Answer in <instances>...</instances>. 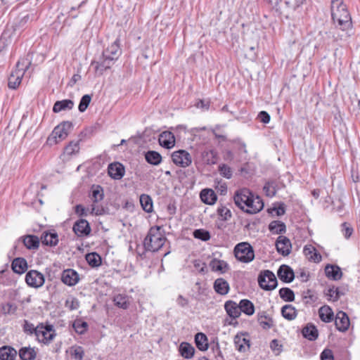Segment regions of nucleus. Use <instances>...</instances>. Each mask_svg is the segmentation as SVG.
I'll return each instance as SVG.
<instances>
[{
    "label": "nucleus",
    "mask_w": 360,
    "mask_h": 360,
    "mask_svg": "<svg viewBox=\"0 0 360 360\" xmlns=\"http://www.w3.org/2000/svg\"><path fill=\"white\" fill-rule=\"evenodd\" d=\"M122 53L120 47V39H117L110 46L105 49L99 60L92 61L91 65L94 68L97 75H102L103 72L110 69Z\"/></svg>",
    "instance_id": "f257e3e1"
},
{
    "label": "nucleus",
    "mask_w": 360,
    "mask_h": 360,
    "mask_svg": "<svg viewBox=\"0 0 360 360\" xmlns=\"http://www.w3.org/2000/svg\"><path fill=\"white\" fill-rule=\"evenodd\" d=\"M158 226H152L143 240V247L146 251L158 252L165 243L167 238Z\"/></svg>",
    "instance_id": "f03ea898"
},
{
    "label": "nucleus",
    "mask_w": 360,
    "mask_h": 360,
    "mask_svg": "<svg viewBox=\"0 0 360 360\" xmlns=\"http://www.w3.org/2000/svg\"><path fill=\"white\" fill-rule=\"evenodd\" d=\"M330 11L333 24L338 23L347 27L352 22L350 14L342 0H332Z\"/></svg>",
    "instance_id": "7ed1b4c3"
},
{
    "label": "nucleus",
    "mask_w": 360,
    "mask_h": 360,
    "mask_svg": "<svg viewBox=\"0 0 360 360\" xmlns=\"http://www.w3.org/2000/svg\"><path fill=\"white\" fill-rule=\"evenodd\" d=\"M323 34L328 39H332L334 42L345 41L353 34L352 22H349V25L347 27L338 23L334 24V27L328 31L319 32V34L325 38Z\"/></svg>",
    "instance_id": "20e7f679"
},
{
    "label": "nucleus",
    "mask_w": 360,
    "mask_h": 360,
    "mask_svg": "<svg viewBox=\"0 0 360 360\" xmlns=\"http://www.w3.org/2000/svg\"><path fill=\"white\" fill-rule=\"evenodd\" d=\"M30 64L29 55L27 58H21L18 61L15 70L12 71L8 77V86L10 89H15L20 85L25 72L28 69Z\"/></svg>",
    "instance_id": "39448f33"
},
{
    "label": "nucleus",
    "mask_w": 360,
    "mask_h": 360,
    "mask_svg": "<svg viewBox=\"0 0 360 360\" xmlns=\"http://www.w3.org/2000/svg\"><path fill=\"white\" fill-rule=\"evenodd\" d=\"M72 127V124L69 121L61 122L53 129L52 133L48 137L47 143L53 146L64 140L68 136Z\"/></svg>",
    "instance_id": "423d86ee"
},
{
    "label": "nucleus",
    "mask_w": 360,
    "mask_h": 360,
    "mask_svg": "<svg viewBox=\"0 0 360 360\" xmlns=\"http://www.w3.org/2000/svg\"><path fill=\"white\" fill-rule=\"evenodd\" d=\"M236 258L243 263H249L255 258V252L252 247L246 242L237 244L234 248Z\"/></svg>",
    "instance_id": "0eeeda50"
},
{
    "label": "nucleus",
    "mask_w": 360,
    "mask_h": 360,
    "mask_svg": "<svg viewBox=\"0 0 360 360\" xmlns=\"http://www.w3.org/2000/svg\"><path fill=\"white\" fill-rule=\"evenodd\" d=\"M258 283L264 290H272L277 287L278 281L274 274L270 270H264L258 276Z\"/></svg>",
    "instance_id": "6e6552de"
},
{
    "label": "nucleus",
    "mask_w": 360,
    "mask_h": 360,
    "mask_svg": "<svg viewBox=\"0 0 360 360\" xmlns=\"http://www.w3.org/2000/svg\"><path fill=\"white\" fill-rule=\"evenodd\" d=\"M35 335L38 341L44 344H49L56 336V333L53 326L47 325L44 326L41 324L38 326V329L37 330Z\"/></svg>",
    "instance_id": "1a4fd4ad"
},
{
    "label": "nucleus",
    "mask_w": 360,
    "mask_h": 360,
    "mask_svg": "<svg viewBox=\"0 0 360 360\" xmlns=\"http://www.w3.org/2000/svg\"><path fill=\"white\" fill-rule=\"evenodd\" d=\"M264 207V202L258 195L255 196L252 193L248 198V200L243 206L244 212L249 214H256L260 212Z\"/></svg>",
    "instance_id": "9d476101"
},
{
    "label": "nucleus",
    "mask_w": 360,
    "mask_h": 360,
    "mask_svg": "<svg viewBox=\"0 0 360 360\" xmlns=\"http://www.w3.org/2000/svg\"><path fill=\"white\" fill-rule=\"evenodd\" d=\"M25 281L29 286L39 288L44 284L45 278L44 275L39 271L31 270L27 273Z\"/></svg>",
    "instance_id": "9b49d317"
},
{
    "label": "nucleus",
    "mask_w": 360,
    "mask_h": 360,
    "mask_svg": "<svg viewBox=\"0 0 360 360\" xmlns=\"http://www.w3.org/2000/svg\"><path fill=\"white\" fill-rule=\"evenodd\" d=\"M172 159L176 165L181 167H188L192 162L191 155L184 150L174 151L172 155Z\"/></svg>",
    "instance_id": "f8f14e48"
},
{
    "label": "nucleus",
    "mask_w": 360,
    "mask_h": 360,
    "mask_svg": "<svg viewBox=\"0 0 360 360\" xmlns=\"http://www.w3.org/2000/svg\"><path fill=\"white\" fill-rule=\"evenodd\" d=\"M61 281L68 286H74L79 281V276L72 269H65L61 274Z\"/></svg>",
    "instance_id": "ddd939ff"
},
{
    "label": "nucleus",
    "mask_w": 360,
    "mask_h": 360,
    "mask_svg": "<svg viewBox=\"0 0 360 360\" xmlns=\"http://www.w3.org/2000/svg\"><path fill=\"white\" fill-rule=\"evenodd\" d=\"M276 250L283 256H288L291 252L292 245L290 240L285 236H280L276 242Z\"/></svg>",
    "instance_id": "4468645a"
},
{
    "label": "nucleus",
    "mask_w": 360,
    "mask_h": 360,
    "mask_svg": "<svg viewBox=\"0 0 360 360\" xmlns=\"http://www.w3.org/2000/svg\"><path fill=\"white\" fill-rule=\"evenodd\" d=\"M335 324L339 331L347 330L350 324L347 314L342 311H338L335 316Z\"/></svg>",
    "instance_id": "2eb2a0df"
},
{
    "label": "nucleus",
    "mask_w": 360,
    "mask_h": 360,
    "mask_svg": "<svg viewBox=\"0 0 360 360\" xmlns=\"http://www.w3.org/2000/svg\"><path fill=\"white\" fill-rule=\"evenodd\" d=\"M72 229L75 233L79 237L88 236L91 232V227L89 222L83 219L76 221Z\"/></svg>",
    "instance_id": "dca6fc26"
},
{
    "label": "nucleus",
    "mask_w": 360,
    "mask_h": 360,
    "mask_svg": "<svg viewBox=\"0 0 360 360\" xmlns=\"http://www.w3.org/2000/svg\"><path fill=\"white\" fill-rule=\"evenodd\" d=\"M251 192L248 188H242L237 191L233 196L236 205L240 210L243 209L245 203L248 202Z\"/></svg>",
    "instance_id": "f3484780"
},
{
    "label": "nucleus",
    "mask_w": 360,
    "mask_h": 360,
    "mask_svg": "<svg viewBox=\"0 0 360 360\" xmlns=\"http://www.w3.org/2000/svg\"><path fill=\"white\" fill-rule=\"evenodd\" d=\"M108 172L111 178L114 179H120L124 175L125 169L121 163L114 162L108 165Z\"/></svg>",
    "instance_id": "a211bd4d"
},
{
    "label": "nucleus",
    "mask_w": 360,
    "mask_h": 360,
    "mask_svg": "<svg viewBox=\"0 0 360 360\" xmlns=\"http://www.w3.org/2000/svg\"><path fill=\"white\" fill-rule=\"evenodd\" d=\"M278 278L284 283H290L295 278L294 271L288 265H281L277 271Z\"/></svg>",
    "instance_id": "6ab92c4d"
},
{
    "label": "nucleus",
    "mask_w": 360,
    "mask_h": 360,
    "mask_svg": "<svg viewBox=\"0 0 360 360\" xmlns=\"http://www.w3.org/2000/svg\"><path fill=\"white\" fill-rule=\"evenodd\" d=\"M158 141L162 147L171 148L175 144V138L172 132L165 131L160 134Z\"/></svg>",
    "instance_id": "aec40b11"
},
{
    "label": "nucleus",
    "mask_w": 360,
    "mask_h": 360,
    "mask_svg": "<svg viewBox=\"0 0 360 360\" xmlns=\"http://www.w3.org/2000/svg\"><path fill=\"white\" fill-rule=\"evenodd\" d=\"M224 309L227 314L233 319H237L241 314V309H240L239 304H238L234 301H226L224 304Z\"/></svg>",
    "instance_id": "412c9836"
},
{
    "label": "nucleus",
    "mask_w": 360,
    "mask_h": 360,
    "mask_svg": "<svg viewBox=\"0 0 360 360\" xmlns=\"http://www.w3.org/2000/svg\"><path fill=\"white\" fill-rule=\"evenodd\" d=\"M43 245L56 246L58 243V236L56 232L44 231L41 236Z\"/></svg>",
    "instance_id": "4be33fe9"
},
{
    "label": "nucleus",
    "mask_w": 360,
    "mask_h": 360,
    "mask_svg": "<svg viewBox=\"0 0 360 360\" xmlns=\"http://www.w3.org/2000/svg\"><path fill=\"white\" fill-rule=\"evenodd\" d=\"M213 288L217 293L221 295L228 294L230 289L229 283L222 278H217L214 281Z\"/></svg>",
    "instance_id": "5701e85b"
},
{
    "label": "nucleus",
    "mask_w": 360,
    "mask_h": 360,
    "mask_svg": "<svg viewBox=\"0 0 360 360\" xmlns=\"http://www.w3.org/2000/svg\"><path fill=\"white\" fill-rule=\"evenodd\" d=\"M326 276L333 281H338L342 278V273L339 266L336 265L328 264L325 268Z\"/></svg>",
    "instance_id": "b1692460"
},
{
    "label": "nucleus",
    "mask_w": 360,
    "mask_h": 360,
    "mask_svg": "<svg viewBox=\"0 0 360 360\" xmlns=\"http://www.w3.org/2000/svg\"><path fill=\"white\" fill-rule=\"evenodd\" d=\"M27 262L22 257H17L14 259L11 264L13 271L18 274H22L27 269Z\"/></svg>",
    "instance_id": "393cba45"
},
{
    "label": "nucleus",
    "mask_w": 360,
    "mask_h": 360,
    "mask_svg": "<svg viewBox=\"0 0 360 360\" xmlns=\"http://www.w3.org/2000/svg\"><path fill=\"white\" fill-rule=\"evenodd\" d=\"M18 352L16 349L11 346H3L0 347L1 360H15Z\"/></svg>",
    "instance_id": "a878e982"
},
{
    "label": "nucleus",
    "mask_w": 360,
    "mask_h": 360,
    "mask_svg": "<svg viewBox=\"0 0 360 360\" xmlns=\"http://www.w3.org/2000/svg\"><path fill=\"white\" fill-rule=\"evenodd\" d=\"M233 341L236 349L240 352H245L250 347V341L243 335L237 334Z\"/></svg>",
    "instance_id": "bb28decb"
},
{
    "label": "nucleus",
    "mask_w": 360,
    "mask_h": 360,
    "mask_svg": "<svg viewBox=\"0 0 360 360\" xmlns=\"http://www.w3.org/2000/svg\"><path fill=\"white\" fill-rule=\"evenodd\" d=\"M303 252L304 255L311 261L314 262H319L321 260V255L311 245H305L303 250Z\"/></svg>",
    "instance_id": "cd10ccee"
},
{
    "label": "nucleus",
    "mask_w": 360,
    "mask_h": 360,
    "mask_svg": "<svg viewBox=\"0 0 360 360\" xmlns=\"http://www.w3.org/2000/svg\"><path fill=\"white\" fill-rule=\"evenodd\" d=\"M201 200L207 205H213L217 201V197L212 189H203L200 194Z\"/></svg>",
    "instance_id": "c85d7f7f"
},
{
    "label": "nucleus",
    "mask_w": 360,
    "mask_h": 360,
    "mask_svg": "<svg viewBox=\"0 0 360 360\" xmlns=\"http://www.w3.org/2000/svg\"><path fill=\"white\" fill-rule=\"evenodd\" d=\"M210 267L212 271H219L221 274L225 273L229 269V266L227 262L217 259H213L210 261Z\"/></svg>",
    "instance_id": "c756f323"
},
{
    "label": "nucleus",
    "mask_w": 360,
    "mask_h": 360,
    "mask_svg": "<svg viewBox=\"0 0 360 360\" xmlns=\"http://www.w3.org/2000/svg\"><path fill=\"white\" fill-rule=\"evenodd\" d=\"M74 106V102L70 99L56 101L53 107V111L56 113L63 110H71Z\"/></svg>",
    "instance_id": "7c9ffc66"
},
{
    "label": "nucleus",
    "mask_w": 360,
    "mask_h": 360,
    "mask_svg": "<svg viewBox=\"0 0 360 360\" xmlns=\"http://www.w3.org/2000/svg\"><path fill=\"white\" fill-rule=\"evenodd\" d=\"M319 315L321 320L325 323L331 322L334 317L332 309L327 305L323 306L319 309Z\"/></svg>",
    "instance_id": "2f4dec72"
},
{
    "label": "nucleus",
    "mask_w": 360,
    "mask_h": 360,
    "mask_svg": "<svg viewBox=\"0 0 360 360\" xmlns=\"http://www.w3.org/2000/svg\"><path fill=\"white\" fill-rule=\"evenodd\" d=\"M303 336L310 341H314L317 339L319 333L316 328L312 324H307L302 329Z\"/></svg>",
    "instance_id": "473e14b6"
},
{
    "label": "nucleus",
    "mask_w": 360,
    "mask_h": 360,
    "mask_svg": "<svg viewBox=\"0 0 360 360\" xmlns=\"http://www.w3.org/2000/svg\"><path fill=\"white\" fill-rule=\"evenodd\" d=\"M19 356L21 360H33L37 356L34 348L24 347L19 350Z\"/></svg>",
    "instance_id": "72a5a7b5"
},
{
    "label": "nucleus",
    "mask_w": 360,
    "mask_h": 360,
    "mask_svg": "<svg viewBox=\"0 0 360 360\" xmlns=\"http://www.w3.org/2000/svg\"><path fill=\"white\" fill-rule=\"evenodd\" d=\"M282 316L288 321L294 320L297 315L295 307L291 304H285L281 308Z\"/></svg>",
    "instance_id": "f704fd0d"
},
{
    "label": "nucleus",
    "mask_w": 360,
    "mask_h": 360,
    "mask_svg": "<svg viewBox=\"0 0 360 360\" xmlns=\"http://www.w3.org/2000/svg\"><path fill=\"white\" fill-rule=\"evenodd\" d=\"M23 244L29 250L37 249L39 245V238L34 235H27L23 238Z\"/></svg>",
    "instance_id": "c9c22d12"
},
{
    "label": "nucleus",
    "mask_w": 360,
    "mask_h": 360,
    "mask_svg": "<svg viewBox=\"0 0 360 360\" xmlns=\"http://www.w3.org/2000/svg\"><path fill=\"white\" fill-rule=\"evenodd\" d=\"M179 352L183 357L191 359L194 355L195 349L191 344L184 342L179 346Z\"/></svg>",
    "instance_id": "e433bc0d"
},
{
    "label": "nucleus",
    "mask_w": 360,
    "mask_h": 360,
    "mask_svg": "<svg viewBox=\"0 0 360 360\" xmlns=\"http://www.w3.org/2000/svg\"><path fill=\"white\" fill-rule=\"evenodd\" d=\"M195 342L198 349L205 351L208 349V340L202 333H198L195 336Z\"/></svg>",
    "instance_id": "4c0bfd02"
},
{
    "label": "nucleus",
    "mask_w": 360,
    "mask_h": 360,
    "mask_svg": "<svg viewBox=\"0 0 360 360\" xmlns=\"http://www.w3.org/2000/svg\"><path fill=\"white\" fill-rule=\"evenodd\" d=\"M146 160L150 165H158L162 161L161 155L154 150H149L145 155Z\"/></svg>",
    "instance_id": "58836bf2"
},
{
    "label": "nucleus",
    "mask_w": 360,
    "mask_h": 360,
    "mask_svg": "<svg viewBox=\"0 0 360 360\" xmlns=\"http://www.w3.org/2000/svg\"><path fill=\"white\" fill-rule=\"evenodd\" d=\"M115 304L122 309H127L129 305V297L123 294H118L114 297Z\"/></svg>",
    "instance_id": "ea45409f"
},
{
    "label": "nucleus",
    "mask_w": 360,
    "mask_h": 360,
    "mask_svg": "<svg viewBox=\"0 0 360 360\" xmlns=\"http://www.w3.org/2000/svg\"><path fill=\"white\" fill-rule=\"evenodd\" d=\"M239 305L241 312L246 315L251 316L255 313V306L251 301L246 299L241 300Z\"/></svg>",
    "instance_id": "a19ab883"
},
{
    "label": "nucleus",
    "mask_w": 360,
    "mask_h": 360,
    "mask_svg": "<svg viewBox=\"0 0 360 360\" xmlns=\"http://www.w3.org/2000/svg\"><path fill=\"white\" fill-rule=\"evenodd\" d=\"M269 229L274 234H280L285 232L286 226L282 221H273L269 224Z\"/></svg>",
    "instance_id": "79ce46f5"
},
{
    "label": "nucleus",
    "mask_w": 360,
    "mask_h": 360,
    "mask_svg": "<svg viewBox=\"0 0 360 360\" xmlns=\"http://www.w3.org/2000/svg\"><path fill=\"white\" fill-rule=\"evenodd\" d=\"M203 161L207 165H214L217 162V154L214 150H205L202 153Z\"/></svg>",
    "instance_id": "37998d69"
},
{
    "label": "nucleus",
    "mask_w": 360,
    "mask_h": 360,
    "mask_svg": "<svg viewBox=\"0 0 360 360\" xmlns=\"http://www.w3.org/2000/svg\"><path fill=\"white\" fill-rule=\"evenodd\" d=\"M140 203L143 210L146 212H150L153 210L152 198L146 194H142L140 196Z\"/></svg>",
    "instance_id": "c03bdc74"
},
{
    "label": "nucleus",
    "mask_w": 360,
    "mask_h": 360,
    "mask_svg": "<svg viewBox=\"0 0 360 360\" xmlns=\"http://www.w3.org/2000/svg\"><path fill=\"white\" fill-rule=\"evenodd\" d=\"M86 260L91 267H98L101 264V257L96 252L88 253L86 255Z\"/></svg>",
    "instance_id": "a18cd8bd"
},
{
    "label": "nucleus",
    "mask_w": 360,
    "mask_h": 360,
    "mask_svg": "<svg viewBox=\"0 0 360 360\" xmlns=\"http://www.w3.org/2000/svg\"><path fill=\"white\" fill-rule=\"evenodd\" d=\"M279 295L285 302H292L295 300V293L289 288H282L279 290Z\"/></svg>",
    "instance_id": "49530a36"
},
{
    "label": "nucleus",
    "mask_w": 360,
    "mask_h": 360,
    "mask_svg": "<svg viewBox=\"0 0 360 360\" xmlns=\"http://www.w3.org/2000/svg\"><path fill=\"white\" fill-rule=\"evenodd\" d=\"M258 321L262 328L266 330L271 328L274 325L272 319L267 316L264 312L259 315Z\"/></svg>",
    "instance_id": "de8ad7c7"
},
{
    "label": "nucleus",
    "mask_w": 360,
    "mask_h": 360,
    "mask_svg": "<svg viewBox=\"0 0 360 360\" xmlns=\"http://www.w3.org/2000/svg\"><path fill=\"white\" fill-rule=\"evenodd\" d=\"M103 189L101 186H96L93 188L91 193V200L93 202L97 203L103 199Z\"/></svg>",
    "instance_id": "09e8293b"
},
{
    "label": "nucleus",
    "mask_w": 360,
    "mask_h": 360,
    "mask_svg": "<svg viewBox=\"0 0 360 360\" xmlns=\"http://www.w3.org/2000/svg\"><path fill=\"white\" fill-rule=\"evenodd\" d=\"M326 296L328 297V300H331L333 302L338 301L341 295H342L338 288H335L334 286L330 288L327 292H326Z\"/></svg>",
    "instance_id": "8fccbe9b"
},
{
    "label": "nucleus",
    "mask_w": 360,
    "mask_h": 360,
    "mask_svg": "<svg viewBox=\"0 0 360 360\" xmlns=\"http://www.w3.org/2000/svg\"><path fill=\"white\" fill-rule=\"evenodd\" d=\"M79 150V141H72L65 148L64 152L68 155L77 153Z\"/></svg>",
    "instance_id": "3c124183"
},
{
    "label": "nucleus",
    "mask_w": 360,
    "mask_h": 360,
    "mask_svg": "<svg viewBox=\"0 0 360 360\" xmlns=\"http://www.w3.org/2000/svg\"><path fill=\"white\" fill-rule=\"evenodd\" d=\"M73 328L75 331L79 334H84L88 328V324L85 321H82L81 320H77L73 323Z\"/></svg>",
    "instance_id": "603ef678"
},
{
    "label": "nucleus",
    "mask_w": 360,
    "mask_h": 360,
    "mask_svg": "<svg viewBox=\"0 0 360 360\" xmlns=\"http://www.w3.org/2000/svg\"><path fill=\"white\" fill-rule=\"evenodd\" d=\"M91 101V97L89 94L84 95L79 102L78 109L81 112H84L88 108L90 102Z\"/></svg>",
    "instance_id": "864d4df0"
},
{
    "label": "nucleus",
    "mask_w": 360,
    "mask_h": 360,
    "mask_svg": "<svg viewBox=\"0 0 360 360\" xmlns=\"http://www.w3.org/2000/svg\"><path fill=\"white\" fill-rule=\"evenodd\" d=\"M193 236L195 238L200 239L203 241H207L210 238V234L209 231L204 229H196L193 232Z\"/></svg>",
    "instance_id": "5fc2aeb1"
},
{
    "label": "nucleus",
    "mask_w": 360,
    "mask_h": 360,
    "mask_svg": "<svg viewBox=\"0 0 360 360\" xmlns=\"http://www.w3.org/2000/svg\"><path fill=\"white\" fill-rule=\"evenodd\" d=\"M217 213L222 220L227 221L231 217L230 210L224 206H220L217 209Z\"/></svg>",
    "instance_id": "6e6d98bb"
},
{
    "label": "nucleus",
    "mask_w": 360,
    "mask_h": 360,
    "mask_svg": "<svg viewBox=\"0 0 360 360\" xmlns=\"http://www.w3.org/2000/svg\"><path fill=\"white\" fill-rule=\"evenodd\" d=\"M219 172L222 176L226 179H231L233 174L231 167L225 164L219 166Z\"/></svg>",
    "instance_id": "4d7b16f0"
},
{
    "label": "nucleus",
    "mask_w": 360,
    "mask_h": 360,
    "mask_svg": "<svg viewBox=\"0 0 360 360\" xmlns=\"http://www.w3.org/2000/svg\"><path fill=\"white\" fill-rule=\"evenodd\" d=\"M341 231L345 238L348 239L352 235L354 230L349 224L344 222L341 224Z\"/></svg>",
    "instance_id": "13d9d810"
},
{
    "label": "nucleus",
    "mask_w": 360,
    "mask_h": 360,
    "mask_svg": "<svg viewBox=\"0 0 360 360\" xmlns=\"http://www.w3.org/2000/svg\"><path fill=\"white\" fill-rule=\"evenodd\" d=\"M37 329L38 326L37 327H34V326L32 323H30L27 320L24 321L23 331L27 335H36Z\"/></svg>",
    "instance_id": "bf43d9fd"
},
{
    "label": "nucleus",
    "mask_w": 360,
    "mask_h": 360,
    "mask_svg": "<svg viewBox=\"0 0 360 360\" xmlns=\"http://www.w3.org/2000/svg\"><path fill=\"white\" fill-rule=\"evenodd\" d=\"M84 352L82 347L77 346L72 348V356L77 360H82L84 357Z\"/></svg>",
    "instance_id": "052dcab7"
},
{
    "label": "nucleus",
    "mask_w": 360,
    "mask_h": 360,
    "mask_svg": "<svg viewBox=\"0 0 360 360\" xmlns=\"http://www.w3.org/2000/svg\"><path fill=\"white\" fill-rule=\"evenodd\" d=\"M303 299L307 304L314 303L317 300V296L314 294L311 290H308L306 292H304Z\"/></svg>",
    "instance_id": "680f3d73"
},
{
    "label": "nucleus",
    "mask_w": 360,
    "mask_h": 360,
    "mask_svg": "<svg viewBox=\"0 0 360 360\" xmlns=\"http://www.w3.org/2000/svg\"><path fill=\"white\" fill-rule=\"evenodd\" d=\"M195 269L200 274H205L207 271L206 264L200 260H195L193 262Z\"/></svg>",
    "instance_id": "e2e57ef3"
},
{
    "label": "nucleus",
    "mask_w": 360,
    "mask_h": 360,
    "mask_svg": "<svg viewBox=\"0 0 360 360\" xmlns=\"http://www.w3.org/2000/svg\"><path fill=\"white\" fill-rule=\"evenodd\" d=\"M65 306L68 307L70 310L77 309L79 307V302L77 299L75 297H72L71 299H68L65 302Z\"/></svg>",
    "instance_id": "0e129e2a"
},
{
    "label": "nucleus",
    "mask_w": 360,
    "mask_h": 360,
    "mask_svg": "<svg viewBox=\"0 0 360 360\" xmlns=\"http://www.w3.org/2000/svg\"><path fill=\"white\" fill-rule=\"evenodd\" d=\"M104 213L103 207L98 206L96 203H93L89 208V214L95 215H102Z\"/></svg>",
    "instance_id": "69168bd1"
},
{
    "label": "nucleus",
    "mask_w": 360,
    "mask_h": 360,
    "mask_svg": "<svg viewBox=\"0 0 360 360\" xmlns=\"http://www.w3.org/2000/svg\"><path fill=\"white\" fill-rule=\"evenodd\" d=\"M264 191L269 197H273L276 194V189L270 183H266L264 186Z\"/></svg>",
    "instance_id": "338daca9"
},
{
    "label": "nucleus",
    "mask_w": 360,
    "mask_h": 360,
    "mask_svg": "<svg viewBox=\"0 0 360 360\" xmlns=\"http://www.w3.org/2000/svg\"><path fill=\"white\" fill-rule=\"evenodd\" d=\"M321 360H334L333 354L332 350L325 349L321 354Z\"/></svg>",
    "instance_id": "774afa93"
}]
</instances>
